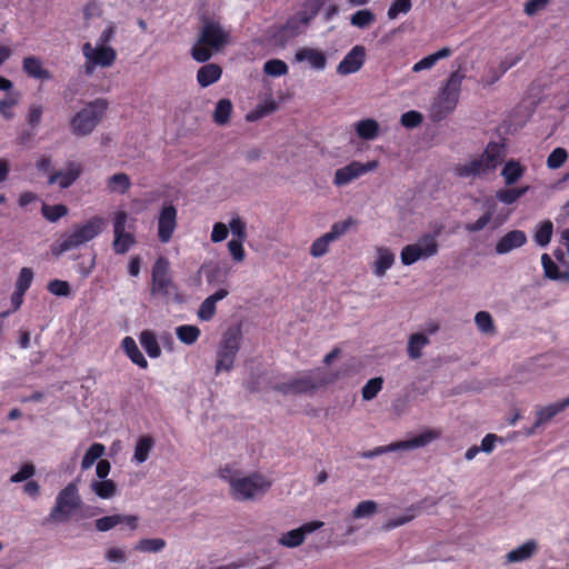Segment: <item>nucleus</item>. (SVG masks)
Masks as SVG:
<instances>
[{
	"mask_svg": "<svg viewBox=\"0 0 569 569\" xmlns=\"http://www.w3.org/2000/svg\"><path fill=\"white\" fill-rule=\"evenodd\" d=\"M218 477L228 483L229 495L236 501H256L271 488L272 480L259 471L246 472L234 463L219 468Z\"/></svg>",
	"mask_w": 569,
	"mask_h": 569,
	"instance_id": "nucleus-1",
	"label": "nucleus"
},
{
	"mask_svg": "<svg viewBox=\"0 0 569 569\" xmlns=\"http://www.w3.org/2000/svg\"><path fill=\"white\" fill-rule=\"evenodd\" d=\"M106 220L100 216H93L82 223L73 224L62 233L51 246L52 254L59 257L64 252L74 250L92 241L104 229Z\"/></svg>",
	"mask_w": 569,
	"mask_h": 569,
	"instance_id": "nucleus-2",
	"label": "nucleus"
},
{
	"mask_svg": "<svg viewBox=\"0 0 569 569\" xmlns=\"http://www.w3.org/2000/svg\"><path fill=\"white\" fill-rule=\"evenodd\" d=\"M322 0H307L292 17H290L283 26L270 29V40L283 47L286 43L302 34L310 22L319 12Z\"/></svg>",
	"mask_w": 569,
	"mask_h": 569,
	"instance_id": "nucleus-3",
	"label": "nucleus"
},
{
	"mask_svg": "<svg viewBox=\"0 0 569 569\" xmlns=\"http://www.w3.org/2000/svg\"><path fill=\"white\" fill-rule=\"evenodd\" d=\"M230 42V31L214 20H204L191 56L198 62L208 61L214 52L222 50Z\"/></svg>",
	"mask_w": 569,
	"mask_h": 569,
	"instance_id": "nucleus-4",
	"label": "nucleus"
},
{
	"mask_svg": "<svg viewBox=\"0 0 569 569\" xmlns=\"http://www.w3.org/2000/svg\"><path fill=\"white\" fill-rule=\"evenodd\" d=\"M503 146L490 141L483 152L466 163H458L453 167V173L458 178L475 179L497 169L502 161Z\"/></svg>",
	"mask_w": 569,
	"mask_h": 569,
	"instance_id": "nucleus-5",
	"label": "nucleus"
},
{
	"mask_svg": "<svg viewBox=\"0 0 569 569\" xmlns=\"http://www.w3.org/2000/svg\"><path fill=\"white\" fill-rule=\"evenodd\" d=\"M463 79L465 73L461 72V69L451 72L432 106L431 118L433 121L442 120L456 109Z\"/></svg>",
	"mask_w": 569,
	"mask_h": 569,
	"instance_id": "nucleus-6",
	"label": "nucleus"
},
{
	"mask_svg": "<svg viewBox=\"0 0 569 569\" xmlns=\"http://www.w3.org/2000/svg\"><path fill=\"white\" fill-rule=\"evenodd\" d=\"M112 221V249L117 254L127 253L137 242L136 219L123 210L118 209L111 214Z\"/></svg>",
	"mask_w": 569,
	"mask_h": 569,
	"instance_id": "nucleus-7",
	"label": "nucleus"
},
{
	"mask_svg": "<svg viewBox=\"0 0 569 569\" xmlns=\"http://www.w3.org/2000/svg\"><path fill=\"white\" fill-rule=\"evenodd\" d=\"M109 108L107 99H94L78 111L71 120V131L79 137L89 136L102 120Z\"/></svg>",
	"mask_w": 569,
	"mask_h": 569,
	"instance_id": "nucleus-8",
	"label": "nucleus"
},
{
	"mask_svg": "<svg viewBox=\"0 0 569 569\" xmlns=\"http://www.w3.org/2000/svg\"><path fill=\"white\" fill-rule=\"evenodd\" d=\"M241 338L242 332L238 326L223 332L216 353L214 371L217 375L231 371L240 349Z\"/></svg>",
	"mask_w": 569,
	"mask_h": 569,
	"instance_id": "nucleus-9",
	"label": "nucleus"
},
{
	"mask_svg": "<svg viewBox=\"0 0 569 569\" xmlns=\"http://www.w3.org/2000/svg\"><path fill=\"white\" fill-rule=\"evenodd\" d=\"M441 229L442 227H439L433 232L423 233L415 243L407 244L400 253L401 262L405 266H410L418 260H426L436 256L439 251L438 237Z\"/></svg>",
	"mask_w": 569,
	"mask_h": 569,
	"instance_id": "nucleus-10",
	"label": "nucleus"
},
{
	"mask_svg": "<svg viewBox=\"0 0 569 569\" xmlns=\"http://www.w3.org/2000/svg\"><path fill=\"white\" fill-rule=\"evenodd\" d=\"M84 58L83 70L87 76L93 74L96 69H108L113 66L117 60V51L111 46H100L91 41H87L81 47Z\"/></svg>",
	"mask_w": 569,
	"mask_h": 569,
	"instance_id": "nucleus-11",
	"label": "nucleus"
},
{
	"mask_svg": "<svg viewBox=\"0 0 569 569\" xmlns=\"http://www.w3.org/2000/svg\"><path fill=\"white\" fill-rule=\"evenodd\" d=\"M335 379L336 377L326 373L322 369H315L288 383L281 385L279 390L283 393L311 395L319 388L333 382Z\"/></svg>",
	"mask_w": 569,
	"mask_h": 569,
	"instance_id": "nucleus-12",
	"label": "nucleus"
},
{
	"mask_svg": "<svg viewBox=\"0 0 569 569\" xmlns=\"http://www.w3.org/2000/svg\"><path fill=\"white\" fill-rule=\"evenodd\" d=\"M80 505L81 497L79 495L78 483L72 481L57 495L56 505L50 517L53 521H66Z\"/></svg>",
	"mask_w": 569,
	"mask_h": 569,
	"instance_id": "nucleus-13",
	"label": "nucleus"
},
{
	"mask_svg": "<svg viewBox=\"0 0 569 569\" xmlns=\"http://www.w3.org/2000/svg\"><path fill=\"white\" fill-rule=\"evenodd\" d=\"M178 227V210L171 202H163L157 216V236L161 243H168Z\"/></svg>",
	"mask_w": 569,
	"mask_h": 569,
	"instance_id": "nucleus-14",
	"label": "nucleus"
},
{
	"mask_svg": "<svg viewBox=\"0 0 569 569\" xmlns=\"http://www.w3.org/2000/svg\"><path fill=\"white\" fill-rule=\"evenodd\" d=\"M377 167L378 162L375 160L366 163L352 161L335 171L332 183L338 188L348 186Z\"/></svg>",
	"mask_w": 569,
	"mask_h": 569,
	"instance_id": "nucleus-15",
	"label": "nucleus"
},
{
	"mask_svg": "<svg viewBox=\"0 0 569 569\" xmlns=\"http://www.w3.org/2000/svg\"><path fill=\"white\" fill-rule=\"evenodd\" d=\"M293 60L298 63L305 64L316 72L323 71L328 64L327 53L323 50L313 47L298 48Z\"/></svg>",
	"mask_w": 569,
	"mask_h": 569,
	"instance_id": "nucleus-16",
	"label": "nucleus"
},
{
	"mask_svg": "<svg viewBox=\"0 0 569 569\" xmlns=\"http://www.w3.org/2000/svg\"><path fill=\"white\" fill-rule=\"evenodd\" d=\"M83 167L78 161H69L61 169L49 174L48 183L57 184L60 189H67L81 176Z\"/></svg>",
	"mask_w": 569,
	"mask_h": 569,
	"instance_id": "nucleus-17",
	"label": "nucleus"
},
{
	"mask_svg": "<svg viewBox=\"0 0 569 569\" xmlns=\"http://www.w3.org/2000/svg\"><path fill=\"white\" fill-rule=\"evenodd\" d=\"M366 59V50L362 46H355L338 63L337 73L348 76L359 71Z\"/></svg>",
	"mask_w": 569,
	"mask_h": 569,
	"instance_id": "nucleus-18",
	"label": "nucleus"
},
{
	"mask_svg": "<svg viewBox=\"0 0 569 569\" xmlns=\"http://www.w3.org/2000/svg\"><path fill=\"white\" fill-rule=\"evenodd\" d=\"M170 288L169 263L166 259L159 258L152 268V291L167 295Z\"/></svg>",
	"mask_w": 569,
	"mask_h": 569,
	"instance_id": "nucleus-19",
	"label": "nucleus"
},
{
	"mask_svg": "<svg viewBox=\"0 0 569 569\" xmlns=\"http://www.w3.org/2000/svg\"><path fill=\"white\" fill-rule=\"evenodd\" d=\"M23 72L34 80L49 81L52 79V73L46 68L44 62L37 56H27L22 59Z\"/></svg>",
	"mask_w": 569,
	"mask_h": 569,
	"instance_id": "nucleus-20",
	"label": "nucleus"
},
{
	"mask_svg": "<svg viewBox=\"0 0 569 569\" xmlns=\"http://www.w3.org/2000/svg\"><path fill=\"white\" fill-rule=\"evenodd\" d=\"M229 295L227 288H220L209 297H207L200 305L197 316L201 321H209L216 313L217 303Z\"/></svg>",
	"mask_w": 569,
	"mask_h": 569,
	"instance_id": "nucleus-21",
	"label": "nucleus"
},
{
	"mask_svg": "<svg viewBox=\"0 0 569 569\" xmlns=\"http://www.w3.org/2000/svg\"><path fill=\"white\" fill-rule=\"evenodd\" d=\"M439 437V431L428 429L405 441L393 442V451L425 447Z\"/></svg>",
	"mask_w": 569,
	"mask_h": 569,
	"instance_id": "nucleus-22",
	"label": "nucleus"
},
{
	"mask_svg": "<svg viewBox=\"0 0 569 569\" xmlns=\"http://www.w3.org/2000/svg\"><path fill=\"white\" fill-rule=\"evenodd\" d=\"M527 242V236L522 230L507 232L496 244V252L505 254L513 249L522 247Z\"/></svg>",
	"mask_w": 569,
	"mask_h": 569,
	"instance_id": "nucleus-23",
	"label": "nucleus"
},
{
	"mask_svg": "<svg viewBox=\"0 0 569 569\" xmlns=\"http://www.w3.org/2000/svg\"><path fill=\"white\" fill-rule=\"evenodd\" d=\"M104 186L108 193L122 196L130 190L132 182L127 173L117 172L106 178Z\"/></svg>",
	"mask_w": 569,
	"mask_h": 569,
	"instance_id": "nucleus-24",
	"label": "nucleus"
},
{
	"mask_svg": "<svg viewBox=\"0 0 569 569\" xmlns=\"http://www.w3.org/2000/svg\"><path fill=\"white\" fill-rule=\"evenodd\" d=\"M379 512V505L375 500H361L350 511L352 521H365L372 519Z\"/></svg>",
	"mask_w": 569,
	"mask_h": 569,
	"instance_id": "nucleus-25",
	"label": "nucleus"
},
{
	"mask_svg": "<svg viewBox=\"0 0 569 569\" xmlns=\"http://www.w3.org/2000/svg\"><path fill=\"white\" fill-rule=\"evenodd\" d=\"M154 446L156 441L151 436L144 435L139 437L134 445L133 456L131 459L132 462L136 465L146 462L154 449Z\"/></svg>",
	"mask_w": 569,
	"mask_h": 569,
	"instance_id": "nucleus-26",
	"label": "nucleus"
},
{
	"mask_svg": "<svg viewBox=\"0 0 569 569\" xmlns=\"http://www.w3.org/2000/svg\"><path fill=\"white\" fill-rule=\"evenodd\" d=\"M355 134L365 141H371L379 134V123L373 119H362L352 124Z\"/></svg>",
	"mask_w": 569,
	"mask_h": 569,
	"instance_id": "nucleus-27",
	"label": "nucleus"
},
{
	"mask_svg": "<svg viewBox=\"0 0 569 569\" xmlns=\"http://www.w3.org/2000/svg\"><path fill=\"white\" fill-rule=\"evenodd\" d=\"M391 268V251L387 247L376 249V258L371 264L372 273L381 278Z\"/></svg>",
	"mask_w": 569,
	"mask_h": 569,
	"instance_id": "nucleus-28",
	"label": "nucleus"
},
{
	"mask_svg": "<svg viewBox=\"0 0 569 569\" xmlns=\"http://www.w3.org/2000/svg\"><path fill=\"white\" fill-rule=\"evenodd\" d=\"M222 74V69L216 63H207L197 72V81L200 87L207 88L216 83Z\"/></svg>",
	"mask_w": 569,
	"mask_h": 569,
	"instance_id": "nucleus-29",
	"label": "nucleus"
},
{
	"mask_svg": "<svg viewBox=\"0 0 569 569\" xmlns=\"http://www.w3.org/2000/svg\"><path fill=\"white\" fill-rule=\"evenodd\" d=\"M569 407V397L556 403L540 408L536 415L535 427H539Z\"/></svg>",
	"mask_w": 569,
	"mask_h": 569,
	"instance_id": "nucleus-30",
	"label": "nucleus"
},
{
	"mask_svg": "<svg viewBox=\"0 0 569 569\" xmlns=\"http://www.w3.org/2000/svg\"><path fill=\"white\" fill-rule=\"evenodd\" d=\"M526 172V167L518 160H508L501 169V177L507 186L518 182Z\"/></svg>",
	"mask_w": 569,
	"mask_h": 569,
	"instance_id": "nucleus-31",
	"label": "nucleus"
},
{
	"mask_svg": "<svg viewBox=\"0 0 569 569\" xmlns=\"http://www.w3.org/2000/svg\"><path fill=\"white\" fill-rule=\"evenodd\" d=\"M537 550V543L535 540H528L518 548L509 551L506 555V561L508 563L521 562L532 557Z\"/></svg>",
	"mask_w": 569,
	"mask_h": 569,
	"instance_id": "nucleus-32",
	"label": "nucleus"
},
{
	"mask_svg": "<svg viewBox=\"0 0 569 569\" xmlns=\"http://www.w3.org/2000/svg\"><path fill=\"white\" fill-rule=\"evenodd\" d=\"M90 490L100 499H111L117 495V483L111 479L91 480Z\"/></svg>",
	"mask_w": 569,
	"mask_h": 569,
	"instance_id": "nucleus-33",
	"label": "nucleus"
},
{
	"mask_svg": "<svg viewBox=\"0 0 569 569\" xmlns=\"http://www.w3.org/2000/svg\"><path fill=\"white\" fill-rule=\"evenodd\" d=\"M121 347L128 358L138 367L146 369L148 367V361L144 356L139 350L136 341L131 337H124L121 342Z\"/></svg>",
	"mask_w": 569,
	"mask_h": 569,
	"instance_id": "nucleus-34",
	"label": "nucleus"
},
{
	"mask_svg": "<svg viewBox=\"0 0 569 569\" xmlns=\"http://www.w3.org/2000/svg\"><path fill=\"white\" fill-rule=\"evenodd\" d=\"M451 53H452V51L450 48H448V47L441 48L437 52L431 53V54L422 58L418 62H416L412 67V71L420 72L422 70L431 69L433 66H436V63L439 60L450 57Z\"/></svg>",
	"mask_w": 569,
	"mask_h": 569,
	"instance_id": "nucleus-35",
	"label": "nucleus"
},
{
	"mask_svg": "<svg viewBox=\"0 0 569 569\" xmlns=\"http://www.w3.org/2000/svg\"><path fill=\"white\" fill-rule=\"evenodd\" d=\"M139 342L150 358H159L161 356V348L153 331H141Z\"/></svg>",
	"mask_w": 569,
	"mask_h": 569,
	"instance_id": "nucleus-36",
	"label": "nucleus"
},
{
	"mask_svg": "<svg viewBox=\"0 0 569 569\" xmlns=\"http://www.w3.org/2000/svg\"><path fill=\"white\" fill-rule=\"evenodd\" d=\"M19 101V92L13 91V89L7 92L0 100V116L6 120L13 119L16 117L14 108L18 106Z\"/></svg>",
	"mask_w": 569,
	"mask_h": 569,
	"instance_id": "nucleus-37",
	"label": "nucleus"
},
{
	"mask_svg": "<svg viewBox=\"0 0 569 569\" xmlns=\"http://www.w3.org/2000/svg\"><path fill=\"white\" fill-rule=\"evenodd\" d=\"M541 264L543 267L545 276L548 279L569 282V270L560 271L548 253H543L541 256Z\"/></svg>",
	"mask_w": 569,
	"mask_h": 569,
	"instance_id": "nucleus-38",
	"label": "nucleus"
},
{
	"mask_svg": "<svg viewBox=\"0 0 569 569\" xmlns=\"http://www.w3.org/2000/svg\"><path fill=\"white\" fill-rule=\"evenodd\" d=\"M429 343L425 333L417 332L410 336L408 341V355L411 359H419L422 356V349Z\"/></svg>",
	"mask_w": 569,
	"mask_h": 569,
	"instance_id": "nucleus-39",
	"label": "nucleus"
},
{
	"mask_svg": "<svg viewBox=\"0 0 569 569\" xmlns=\"http://www.w3.org/2000/svg\"><path fill=\"white\" fill-rule=\"evenodd\" d=\"M106 447L102 443L94 442L92 443L88 450L86 451L82 460H81V469L88 470L96 462L100 460V458L104 455Z\"/></svg>",
	"mask_w": 569,
	"mask_h": 569,
	"instance_id": "nucleus-40",
	"label": "nucleus"
},
{
	"mask_svg": "<svg viewBox=\"0 0 569 569\" xmlns=\"http://www.w3.org/2000/svg\"><path fill=\"white\" fill-rule=\"evenodd\" d=\"M201 331L197 326L182 325L176 328V336L184 345H193L200 337Z\"/></svg>",
	"mask_w": 569,
	"mask_h": 569,
	"instance_id": "nucleus-41",
	"label": "nucleus"
},
{
	"mask_svg": "<svg viewBox=\"0 0 569 569\" xmlns=\"http://www.w3.org/2000/svg\"><path fill=\"white\" fill-rule=\"evenodd\" d=\"M529 190L528 186L520 187V188H506L500 189L496 192V198L506 204H512L515 203L520 197L526 194Z\"/></svg>",
	"mask_w": 569,
	"mask_h": 569,
	"instance_id": "nucleus-42",
	"label": "nucleus"
},
{
	"mask_svg": "<svg viewBox=\"0 0 569 569\" xmlns=\"http://www.w3.org/2000/svg\"><path fill=\"white\" fill-rule=\"evenodd\" d=\"M332 243V240L326 233H323L312 241L309 247V253L312 258H321L330 251Z\"/></svg>",
	"mask_w": 569,
	"mask_h": 569,
	"instance_id": "nucleus-43",
	"label": "nucleus"
},
{
	"mask_svg": "<svg viewBox=\"0 0 569 569\" xmlns=\"http://www.w3.org/2000/svg\"><path fill=\"white\" fill-rule=\"evenodd\" d=\"M43 218L49 222H57L69 213V209L64 204H47L41 208Z\"/></svg>",
	"mask_w": 569,
	"mask_h": 569,
	"instance_id": "nucleus-44",
	"label": "nucleus"
},
{
	"mask_svg": "<svg viewBox=\"0 0 569 569\" xmlns=\"http://www.w3.org/2000/svg\"><path fill=\"white\" fill-rule=\"evenodd\" d=\"M305 542L299 528L291 529L281 533L278 538V543L284 548H298Z\"/></svg>",
	"mask_w": 569,
	"mask_h": 569,
	"instance_id": "nucleus-45",
	"label": "nucleus"
},
{
	"mask_svg": "<svg viewBox=\"0 0 569 569\" xmlns=\"http://www.w3.org/2000/svg\"><path fill=\"white\" fill-rule=\"evenodd\" d=\"M553 232V224L550 220H545L538 224L537 230L535 232L533 239L535 242L540 247H546L549 244Z\"/></svg>",
	"mask_w": 569,
	"mask_h": 569,
	"instance_id": "nucleus-46",
	"label": "nucleus"
},
{
	"mask_svg": "<svg viewBox=\"0 0 569 569\" xmlns=\"http://www.w3.org/2000/svg\"><path fill=\"white\" fill-rule=\"evenodd\" d=\"M228 224V230L231 232V239L246 241L247 239V222L238 214H233Z\"/></svg>",
	"mask_w": 569,
	"mask_h": 569,
	"instance_id": "nucleus-47",
	"label": "nucleus"
},
{
	"mask_svg": "<svg viewBox=\"0 0 569 569\" xmlns=\"http://www.w3.org/2000/svg\"><path fill=\"white\" fill-rule=\"evenodd\" d=\"M232 112V103L229 99H221L217 102L214 112H213V120L218 124H226L228 123L230 116Z\"/></svg>",
	"mask_w": 569,
	"mask_h": 569,
	"instance_id": "nucleus-48",
	"label": "nucleus"
},
{
	"mask_svg": "<svg viewBox=\"0 0 569 569\" xmlns=\"http://www.w3.org/2000/svg\"><path fill=\"white\" fill-rule=\"evenodd\" d=\"M166 547V541L161 538H146L139 540L133 549L140 552H159Z\"/></svg>",
	"mask_w": 569,
	"mask_h": 569,
	"instance_id": "nucleus-49",
	"label": "nucleus"
},
{
	"mask_svg": "<svg viewBox=\"0 0 569 569\" xmlns=\"http://www.w3.org/2000/svg\"><path fill=\"white\" fill-rule=\"evenodd\" d=\"M375 20L373 12L368 9L358 10L350 17V23L360 29L369 27Z\"/></svg>",
	"mask_w": 569,
	"mask_h": 569,
	"instance_id": "nucleus-50",
	"label": "nucleus"
},
{
	"mask_svg": "<svg viewBox=\"0 0 569 569\" xmlns=\"http://www.w3.org/2000/svg\"><path fill=\"white\" fill-rule=\"evenodd\" d=\"M355 224V220L352 218H348L343 221L335 222L326 234L332 240V242L337 241L340 237H342L347 231Z\"/></svg>",
	"mask_w": 569,
	"mask_h": 569,
	"instance_id": "nucleus-51",
	"label": "nucleus"
},
{
	"mask_svg": "<svg viewBox=\"0 0 569 569\" xmlns=\"http://www.w3.org/2000/svg\"><path fill=\"white\" fill-rule=\"evenodd\" d=\"M263 72L271 77L284 76L288 73V66L280 59H271L264 63Z\"/></svg>",
	"mask_w": 569,
	"mask_h": 569,
	"instance_id": "nucleus-52",
	"label": "nucleus"
},
{
	"mask_svg": "<svg viewBox=\"0 0 569 569\" xmlns=\"http://www.w3.org/2000/svg\"><path fill=\"white\" fill-rule=\"evenodd\" d=\"M244 241L230 239L227 243L228 252L236 263H241L246 259Z\"/></svg>",
	"mask_w": 569,
	"mask_h": 569,
	"instance_id": "nucleus-53",
	"label": "nucleus"
},
{
	"mask_svg": "<svg viewBox=\"0 0 569 569\" xmlns=\"http://www.w3.org/2000/svg\"><path fill=\"white\" fill-rule=\"evenodd\" d=\"M476 325L478 329L483 333H493L495 332V326L492 317L487 311H479L476 313L475 317Z\"/></svg>",
	"mask_w": 569,
	"mask_h": 569,
	"instance_id": "nucleus-54",
	"label": "nucleus"
},
{
	"mask_svg": "<svg viewBox=\"0 0 569 569\" xmlns=\"http://www.w3.org/2000/svg\"><path fill=\"white\" fill-rule=\"evenodd\" d=\"M568 159V152L566 149L558 147L553 149L547 158V167L549 169L560 168Z\"/></svg>",
	"mask_w": 569,
	"mask_h": 569,
	"instance_id": "nucleus-55",
	"label": "nucleus"
},
{
	"mask_svg": "<svg viewBox=\"0 0 569 569\" xmlns=\"http://www.w3.org/2000/svg\"><path fill=\"white\" fill-rule=\"evenodd\" d=\"M33 270L29 267H23L17 277L16 288L20 291L27 292L33 281Z\"/></svg>",
	"mask_w": 569,
	"mask_h": 569,
	"instance_id": "nucleus-56",
	"label": "nucleus"
},
{
	"mask_svg": "<svg viewBox=\"0 0 569 569\" xmlns=\"http://www.w3.org/2000/svg\"><path fill=\"white\" fill-rule=\"evenodd\" d=\"M382 388V379L381 378H373L370 379L362 388V398L363 400H372L381 390Z\"/></svg>",
	"mask_w": 569,
	"mask_h": 569,
	"instance_id": "nucleus-57",
	"label": "nucleus"
},
{
	"mask_svg": "<svg viewBox=\"0 0 569 569\" xmlns=\"http://www.w3.org/2000/svg\"><path fill=\"white\" fill-rule=\"evenodd\" d=\"M48 291L57 297H68L71 293L69 282L64 280L54 279L48 283Z\"/></svg>",
	"mask_w": 569,
	"mask_h": 569,
	"instance_id": "nucleus-58",
	"label": "nucleus"
},
{
	"mask_svg": "<svg viewBox=\"0 0 569 569\" xmlns=\"http://www.w3.org/2000/svg\"><path fill=\"white\" fill-rule=\"evenodd\" d=\"M229 234L228 224L223 222H216L212 227V231L210 234V240L213 243L222 242L227 239Z\"/></svg>",
	"mask_w": 569,
	"mask_h": 569,
	"instance_id": "nucleus-59",
	"label": "nucleus"
},
{
	"mask_svg": "<svg viewBox=\"0 0 569 569\" xmlns=\"http://www.w3.org/2000/svg\"><path fill=\"white\" fill-rule=\"evenodd\" d=\"M117 526H119V515L106 516L96 520V528L101 532L109 531Z\"/></svg>",
	"mask_w": 569,
	"mask_h": 569,
	"instance_id": "nucleus-60",
	"label": "nucleus"
},
{
	"mask_svg": "<svg viewBox=\"0 0 569 569\" xmlns=\"http://www.w3.org/2000/svg\"><path fill=\"white\" fill-rule=\"evenodd\" d=\"M277 109V103L273 100L264 101L262 104L258 106L257 109L248 116L249 120H254L260 117L267 116L273 112Z\"/></svg>",
	"mask_w": 569,
	"mask_h": 569,
	"instance_id": "nucleus-61",
	"label": "nucleus"
},
{
	"mask_svg": "<svg viewBox=\"0 0 569 569\" xmlns=\"http://www.w3.org/2000/svg\"><path fill=\"white\" fill-rule=\"evenodd\" d=\"M400 122L406 128H415L422 122V114L415 110L408 111L401 116Z\"/></svg>",
	"mask_w": 569,
	"mask_h": 569,
	"instance_id": "nucleus-62",
	"label": "nucleus"
},
{
	"mask_svg": "<svg viewBox=\"0 0 569 569\" xmlns=\"http://www.w3.org/2000/svg\"><path fill=\"white\" fill-rule=\"evenodd\" d=\"M43 108L40 104H31L27 112V122L30 127H37L42 118Z\"/></svg>",
	"mask_w": 569,
	"mask_h": 569,
	"instance_id": "nucleus-63",
	"label": "nucleus"
},
{
	"mask_svg": "<svg viewBox=\"0 0 569 569\" xmlns=\"http://www.w3.org/2000/svg\"><path fill=\"white\" fill-rule=\"evenodd\" d=\"M106 559L113 563H123L127 561L128 555L124 549L113 547L107 550Z\"/></svg>",
	"mask_w": 569,
	"mask_h": 569,
	"instance_id": "nucleus-64",
	"label": "nucleus"
}]
</instances>
